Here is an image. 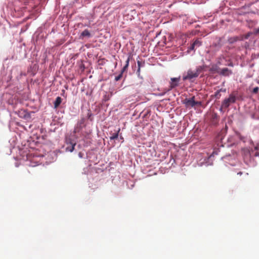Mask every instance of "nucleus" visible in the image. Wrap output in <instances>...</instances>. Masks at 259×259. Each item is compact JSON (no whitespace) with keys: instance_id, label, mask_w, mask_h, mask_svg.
I'll use <instances>...</instances> for the list:
<instances>
[{"instance_id":"obj_8","label":"nucleus","mask_w":259,"mask_h":259,"mask_svg":"<svg viewBox=\"0 0 259 259\" xmlns=\"http://www.w3.org/2000/svg\"><path fill=\"white\" fill-rule=\"evenodd\" d=\"M75 145H76L75 143H71L70 146L66 147V151L72 152L74 149V146H75Z\"/></svg>"},{"instance_id":"obj_18","label":"nucleus","mask_w":259,"mask_h":259,"mask_svg":"<svg viewBox=\"0 0 259 259\" xmlns=\"http://www.w3.org/2000/svg\"><path fill=\"white\" fill-rule=\"evenodd\" d=\"M130 56L128 57L127 59H126V64L125 65H127L128 66H129V62H130Z\"/></svg>"},{"instance_id":"obj_4","label":"nucleus","mask_w":259,"mask_h":259,"mask_svg":"<svg viewBox=\"0 0 259 259\" xmlns=\"http://www.w3.org/2000/svg\"><path fill=\"white\" fill-rule=\"evenodd\" d=\"M180 80V77L171 78V82H170V89L169 90H171L178 86Z\"/></svg>"},{"instance_id":"obj_14","label":"nucleus","mask_w":259,"mask_h":259,"mask_svg":"<svg viewBox=\"0 0 259 259\" xmlns=\"http://www.w3.org/2000/svg\"><path fill=\"white\" fill-rule=\"evenodd\" d=\"M128 66L127 65H125L123 67V68L122 69V70H121V72H122V73H123V72L127 70V68H128Z\"/></svg>"},{"instance_id":"obj_13","label":"nucleus","mask_w":259,"mask_h":259,"mask_svg":"<svg viewBox=\"0 0 259 259\" xmlns=\"http://www.w3.org/2000/svg\"><path fill=\"white\" fill-rule=\"evenodd\" d=\"M122 74H123V73L120 72V74L118 76L115 77V80L116 81L119 80L122 77Z\"/></svg>"},{"instance_id":"obj_15","label":"nucleus","mask_w":259,"mask_h":259,"mask_svg":"<svg viewBox=\"0 0 259 259\" xmlns=\"http://www.w3.org/2000/svg\"><path fill=\"white\" fill-rule=\"evenodd\" d=\"M137 64H138V68H141V67L144 65V62L142 63V62L141 61H138Z\"/></svg>"},{"instance_id":"obj_6","label":"nucleus","mask_w":259,"mask_h":259,"mask_svg":"<svg viewBox=\"0 0 259 259\" xmlns=\"http://www.w3.org/2000/svg\"><path fill=\"white\" fill-rule=\"evenodd\" d=\"M226 92V89H221L220 90L217 91L214 95V97L216 98V99H219L221 96V95L220 94L221 92H224V93H225Z\"/></svg>"},{"instance_id":"obj_19","label":"nucleus","mask_w":259,"mask_h":259,"mask_svg":"<svg viewBox=\"0 0 259 259\" xmlns=\"http://www.w3.org/2000/svg\"><path fill=\"white\" fill-rule=\"evenodd\" d=\"M140 71H141V68H138V70L137 71V74L138 76H139L140 75Z\"/></svg>"},{"instance_id":"obj_17","label":"nucleus","mask_w":259,"mask_h":259,"mask_svg":"<svg viewBox=\"0 0 259 259\" xmlns=\"http://www.w3.org/2000/svg\"><path fill=\"white\" fill-rule=\"evenodd\" d=\"M251 35V33H248L246 34H245L244 36H243V38L244 39H248L249 38V37Z\"/></svg>"},{"instance_id":"obj_9","label":"nucleus","mask_w":259,"mask_h":259,"mask_svg":"<svg viewBox=\"0 0 259 259\" xmlns=\"http://www.w3.org/2000/svg\"><path fill=\"white\" fill-rule=\"evenodd\" d=\"M81 35L83 37H85V36L90 37L91 35V34L88 30L85 29L82 32Z\"/></svg>"},{"instance_id":"obj_21","label":"nucleus","mask_w":259,"mask_h":259,"mask_svg":"<svg viewBox=\"0 0 259 259\" xmlns=\"http://www.w3.org/2000/svg\"><path fill=\"white\" fill-rule=\"evenodd\" d=\"M195 47H195V46H194V44L193 43L190 47V49L192 50H194Z\"/></svg>"},{"instance_id":"obj_2","label":"nucleus","mask_w":259,"mask_h":259,"mask_svg":"<svg viewBox=\"0 0 259 259\" xmlns=\"http://www.w3.org/2000/svg\"><path fill=\"white\" fill-rule=\"evenodd\" d=\"M236 96L233 95V94H231L229 95V97L228 98H226L224 99V100L222 102L221 107L222 108H227L229 107L231 104L234 103L236 102Z\"/></svg>"},{"instance_id":"obj_22","label":"nucleus","mask_w":259,"mask_h":259,"mask_svg":"<svg viewBox=\"0 0 259 259\" xmlns=\"http://www.w3.org/2000/svg\"><path fill=\"white\" fill-rule=\"evenodd\" d=\"M242 172H239L238 173V175H242Z\"/></svg>"},{"instance_id":"obj_11","label":"nucleus","mask_w":259,"mask_h":259,"mask_svg":"<svg viewBox=\"0 0 259 259\" xmlns=\"http://www.w3.org/2000/svg\"><path fill=\"white\" fill-rule=\"evenodd\" d=\"M120 129L118 130V132H119ZM118 137V133L113 134V135L110 137L111 140H114L117 139Z\"/></svg>"},{"instance_id":"obj_1","label":"nucleus","mask_w":259,"mask_h":259,"mask_svg":"<svg viewBox=\"0 0 259 259\" xmlns=\"http://www.w3.org/2000/svg\"><path fill=\"white\" fill-rule=\"evenodd\" d=\"M204 69V66H198L194 69L190 68L183 75V80H189L191 82L194 81V79L197 78L199 74L202 72Z\"/></svg>"},{"instance_id":"obj_7","label":"nucleus","mask_w":259,"mask_h":259,"mask_svg":"<svg viewBox=\"0 0 259 259\" xmlns=\"http://www.w3.org/2000/svg\"><path fill=\"white\" fill-rule=\"evenodd\" d=\"M62 102V99L60 97H57V98L55 100V101L54 102V108H57L58 107V106L60 105L61 103Z\"/></svg>"},{"instance_id":"obj_16","label":"nucleus","mask_w":259,"mask_h":259,"mask_svg":"<svg viewBox=\"0 0 259 259\" xmlns=\"http://www.w3.org/2000/svg\"><path fill=\"white\" fill-rule=\"evenodd\" d=\"M259 88L258 87H255L253 88L252 92L254 94H257L258 92Z\"/></svg>"},{"instance_id":"obj_5","label":"nucleus","mask_w":259,"mask_h":259,"mask_svg":"<svg viewBox=\"0 0 259 259\" xmlns=\"http://www.w3.org/2000/svg\"><path fill=\"white\" fill-rule=\"evenodd\" d=\"M232 73L231 70H229L228 68H224L222 69L220 74L224 76H229Z\"/></svg>"},{"instance_id":"obj_12","label":"nucleus","mask_w":259,"mask_h":259,"mask_svg":"<svg viewBox=\"0 0 259 259\" xmlns=\"http://www.w3.org/2000/svg\"><path fill=\"white\" fill-rule=\"evenodd\" d=\"M238 40V37H234L230 38L229 40L230 43H233V42L237 41Z\"/></svg>"},{"instance_id":"obj_3","label":"nucleus","mask_w":259,"mask_h":259,"mask_svg":"<svg viewBox=\"0 0 259 259\" xmlns=\"http://www.w3.org/2000/svg\"><path fill=\"white\" fill-rule=\"evenodd\" d=\"M194 99V96L190 99L186 98L183 101V104H185V106L187 108L193 107L196 105H200L201 104V102L195 101Z\"/></svg>"},{"instance_id":"obj_10","label":"nucleus","mask_w":259,"mask_h":259,"mask_svg":"<svg viewBox=\"0 0 259 259\" xmlns=\"http://www.w3.org/2000/svg\"><path fill=\"white\" fill-rule=\"evenodd\" d=\"M194 46H195L196 48L200 47L202 45V42L199 39H196L194 42Z\"/></svg>"},{"instance_id":"obj_20","label":"nucleus","mask_w":259,"mask_h":259,"mask_svg":"<svg viewBox=\"0 0 259 259\" xmlns=\"http://www.w3.org/2000/svg\"><path fill=\"white\" fill-rule=\"evenodd\" d=\"M255 34H258L259 33V28H257V29H255L254 30V32Z\"/></svg>"}]
</instances>
